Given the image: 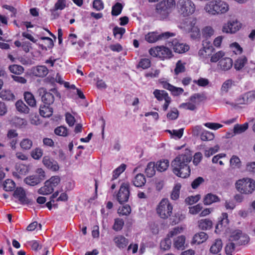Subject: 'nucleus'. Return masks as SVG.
I'll return each mask as SVG.
<instances>
[{"label": "nucleus", "mask_w": 255, "mask_h": 255, "mask_svg": "<svg viewBox=\"0 0 255 255\" xmlns=\"http://www.w3.org/2000/svg\"><path fill=\"white\" fill-rule=\"evenodd\" d=\"M168 45L172 47L175 52L178 53H185L189 49L188 45L180 43L176 39H174L172 41H168Z\"/></svg>", "instance_id": "14"}, {"label": "nucleus", "mask_w": 255, "mask_h": 255, "mask_svg": "<svg viewBox=\"0 0 255 255\" xmlns=\"http://www.w3.org/2000/svg\"><path fill=\"white\" fill-rule=\"evenodd\" d=\"M204 181L205 180L203 177H198L193 181L191 183V187L194 189H197Z\"/></svg>", "instance_id": "58"}, {"label": "nucleus", "mask_w": 255, "mask_h": 255, "mask_svg": "<svg viewBox=\"0 0 255 255\" xmlns=\"http://www.w3.org/2000/svg\"><path fill=\"white\" fill-rule=\"evenodd\" d=\"M234 85V81L232 79H228L223 83L221 90L223 92L227 93L229 90Z\"/></svg>", "instance_id": "38"}, {"label": "nucleus", "mask_w": 255, "mask_h": 255, "mask_svg": "<svg viewBox=\"0 0 255 255\" xmlns=\"http://www.w3.org/2000/svg\"><path fill=\"white\" fill-rule=\"evenodd\" d=\"M40 115L45 118H48L53 114V109L49 107V105H44L41 106L39 108Z\"/></svg>", "instance_id": "26"}, {"label": "nucleus", "mask_w": 255, "mask_h": 255, "mask_svg": "<svg viewBox=\"0 0 255 255\" xmlns=\"http://www.w3.org/2000/svg\"><path fill=\"white\" fill-rule=\"evenodd\" d=\"M150 61L149 59L143 58L140 60L138 63V66L142 68L143 69H145L150 66Z\"/></svg>", "instance_id": "59"}, {"label": "nucleus", "mask_w": 255, "mask_h": 255, "mask_svg": "<svg viewBox=\"0 0 255 255\" xmlns=\"http://www.w3.org/2000/svg\"><path fill=\"white\" fill-rule=\"evenodd\" d=\"M43 155V150L37 147L33 149L31 152V156L35 159H39Z\"/></svg>", "instance_id": "50"}, {"label": "nucleus", "mask_w": 255, "mask_h": 255, "mask_svg": "<svg viewBox=\"0 0 255 255\" xmlns=\"http://www.w3.org/2000/svg\"><path fill=\"white\" fill-rule=\"evenodd\" d=\"M200 199V195L189 196L186 198L185 202L188 205H192L197 203Z\"/></svg>", "instance_id": "57"}, {"label": "nucleus", "mask_w": 255, "mask_h": 255, "mask_svg": "<svg viewBox=\"0 0 255 255\" xmlns=\"http://www.w3.org/2000/svg\"><path fill=\"white\" fill-rule=\"evenodd\" d=\"M149 53L151 56L159 57L162 60L169 59L173 56L172 51L164 46L151 48L149 50Z\"/></svg>", "instance_id": "7"}, {"label": "nucleus", "mask_w": 255, "mask_h": 255, "mask_svg": "<svg viewBox=\"0 0 255 255\" xmlns=\"http://www.w3.org/2000/svg\"><path fill=\"white\" fill-rule=\"evenodd\" d=\"M173 209L172 206L167 199H163L157 208V212L159 216L163 219H167L169 217Z\"/></svg>", "instance_id": "8"}, {"label": "nucleus", "mask_w": 255, "mask_h": 255, "mask_svg": "<svg viewBox=\"0 0 255 255\" xmlns=\"http://www.w3.org/2000/svg\"><path fill=\"white\" fill-rule=\"evenodd\" d=\"M230 164L234 168H239L241 166V162L240 158L235 155L233 156L231 158Z\"/></svg>", "instance_id": "56"}, {"label": "nucleus", "mask_w": 255, "mask_h": 255, "mask_svg": "<svg viewBox=\"0 0 255 255\" xmlns=\"http://www.w3.org/2000/svg\"><path fill=\"white\" fill-rule=\"evenodd\" d=\"M255 99V91H250L240 96L237 100V104L248 105Z\"/></svg>", "instance_id": "15"}, {"label": "nucleus", "mask_w": 255, "mask_h": 255, "mask_svg": "<svg viewBox=\"0 0 255 255\" xmlns=\"http://www.w3.org/2000/svg\"><path fill=\"white\" fill-rule=\"evenodd\" d=\"M235 250V244L233 242L227 244L225 247V252L227 255L232 254V253Z\"/></svg>", "instance_id": "63"}, {"label": "nucleus", "mask_w": 255, "mask_h": 255, "mask_svg": "<svg viewBox=\"0 0 255 255\" xmlns=\"http://www.w3.org/2000/svg\"><path fill=\"white\" fill-rule=\"evenodd\" d=\"M153 95L157 100L159 101L165 100V98L168 97V95L166 91L157 89L154 91Z\"/></svg>", "instance_id": "37"}, {"label": "nucleus", "mask_w": 255, "mask_h": 255, "mask_svg": "<svg viewBox=\"0 0 255 255\" xmlns=\"http://www.w3.org/2000/svg\"><path fill=\"white\" fill-rule=\"evenodd\" d=\"M198 226L199 228L202 230H208L211 228L212 222L209 219H202L198 222Z\"/></svg>", "instance_id": "31"}, {"label": "nucleus", "mask_w": 255, "mask_h": 255, "mask_svg": "<svg viewBox=\"0 0 255 255\" xmlns=\"http://www.w3.org/2000/svg\"><path fill=\"white\" fill-rule=\"evenodd\" d=\"M54 132L56 135L66 136L67 135V128L66 127L61 126L56 128L54 130Z\"/></svg>", "instance_id": "48"}, {"label": "nucleus", "mask_w": 255, "mask_h": 255, "mask_svg": "<svg viewBox=\"0 0 255 255\" xmlns=\"http://www.w3.org/2000/svg\"><path fill=\"white\" fill-rule=\"evenodd\" d=\"M208 238V235L204 232H200L195 234L193 238L192 243L194 244H200L205 241Z\"/></svg>", "instance_id": "24"}, {"label": "nucleus", "mask_w": 255, "mask_h": 255, "mask_svg": "<svg viewBox=\"0 0 255 255\" xmlns=\"http://www.w3.org/2000/svg\"><path fill=\"white\" fill-rule=\"evenodd\" d=\"M185 242V237L180 236L175 239L173 245L174 247L178 250H183L184 248Z\"/></svg>", "instance_id": "30"}, {"label": "nucleus", "mask_w": 255, "mask_h": 255, "mask_svg": "<svg viewBox=\"0 0 255 255\" xmlns=\"http://www.w3.org/2000/svg\"><path fill=\"white\" fill-rule=\"evenodd\" d=\"M15 169L20 175L25 174L27 172L26 167L23 164L16 165Z\"/></svg>", "instance_id": "64"}, {"label": "nucleus", "mask_w": 255, "mask_h": 255, "mask_svg": "<svg viewBox=\"0 0 255 255\" xmlns=\"http://www.w3.org/2000/svg\"><path fill=\"white\" fill-rule=\"evenodd\" d=\"M185 63H182L181 60H178L176 64V67L174 69V73L177 75L180 73L185 71Z\"/></svg>", "instance_id": "42"}, {"label": "nucleus", "mask_w": 255, "mask_h": 255, "mask_svg": "<svg viewBox=\"0 0 255 255\" xmlns=\"http://www.w3.org/2000/svg\"><path fill=\"white\" fill-rule=\"evenodd\" d=\"M36 173L37 174L30 175L26 177L24 180V182L27 185L34 186L38 184L45 179V172L41 168L38 169Z\"/></svg>", "instance_id": "9"}, {"label": "nucleus", "mask_w": 255, "mask_h": 255, "mask_svg": "<svg viewBox=\"0 0 255 255\" xmlns=\"http://www.w3.org/2000/svg\"><path fill=\"white\" fill-rule=\"evenodd\" d=\"M242 235V232L241 230H237L234 231L230 236V241H239Z\"/></svg>", "instance_id": "53"}, {"label": "nucleus", "mask_w": 255, "mask_h": 255, "mask_svg": "<svg viewBox=\"0 0 255 255\" xmlns=\"http://www.w3.org/2000/svg\"><path fill=\"white\" fill-rule=\"evenodd\" d=\"M42 162L45 166L52 171H56L59 169L58 162L49 156H44Z\"/></svg>", "instance_id": "16"}, {"label": "nucleus", "mask_w": 255, "mask_h": 255, "mask_svg": "<svg viewBox=\"0 0 255 255\" xmlns=\"http://www.w3.org/2000/svg\"><path fill=\"white\" fill-rule=\"evenodd\" d=\"M39 95H41V100L43 103L46 105H50L54 103V96L60 98V94L57 91L56 88H52L47 92L44 88H41L39 90Z\"/></svg>", "instance_id": "6"}, {"label": "nucleus", "mask_w": 255, "mask_h": 255, "mask_svg": "<svg viewBox=\"0 0 255 255\" xmlns=\"http://www.w3.org/2000/svg\"><path fill=\"white\" fill-rule=\"evenodd\" d=\"M8 69L11 73L15 75H20L24 72L23 67L21 65L17 64H13L9 66Z\"/></svg>", "instance_id": "36"}, {"label": "nucleus", "mask_w": 255, "mask_h": 255, "mask_svg": "<svg viewBox=\"0 0 255 255\" xmlns=\"http://www.w3.org/2000/svg\"><path fill=\"white\" fill-rule=\"evenodd\" d=\"M171 245V241L170 238L167 236L166 238L161 241L160 248L164 251L168 250L170 248Z\"/></svg>", "instance_id": "43"}, {"label": "nucleus", "mask_w": 255, "mask_h": 255, "mask_svg": "<svg viewBox=\"0 0 255 255\" xmlns=\"http://www.w3.org/2000/svg\"><path fill=\"white\" fill-rule=\"evenodd\" d=\"M220 198L216 195L210 193L206 194L203 199V203L205 205H210L214 203L219 202Z\"/></svg>", "instance_id": "19"}, {"label": "nucleus", "mask_w": 255, "mask_h": 255, "mask_svg": "<svg viewBox=\"0 0 255 255\" xmlns=\"http://www.w3.org/2000/svg\"><path fill=\"white\" fill-rule=\"evenodd\" d=\"M53 191L54 187L47 181H46L44 185L38 189V193L39 194L46 195L52 193Z\"/></svg>", "instance_id": "22"}, {"label": "nucleus", "mask_w": 255, "mask_h": 255, "mask_svg": "<svg viewBox=\"0 0 255 255\" xmlns=\"http://www.w3.org/2000/svg\"><path fill=\"white\" fill-rule=\"evenodd\" d=\"M202 209V206L200 204L189 207V212L192 215H196Z\"/></svg>", "instance_id": "55"}, {"label": "nucleus", "mask_w": 255, "mask_h": 255, "mask_svg": "<svg viewBox=\"0 0 255 255\" xmlns=\"http://www.w3.org/2000/svg\"><path fill=\"white\" fill-rule=\"evenodd\" d=\"M155 167H156V165L153 162H150L147 164L145 169V172L148 177H151L155 175Z\"/></svg>", "instance_id": "32"}, {"label": "nucleus", "mask_w": 255, "mask_h": 255, "mask_svg": "<svg viewBox=\"0 0 255 255\" xmlns=\"http://www.w3.org/2000/svg\"><path fill=\"white\" fill-rule=\"evenodd\" d=\"M177 7L179 12L183 16L190 15L195 10V5L191 0H179Z\"/></svg>", "instance_id": "5"}, {"label": "nucleus", "mask_w": 255, "mask_h": 255, "mask_svg": "<svg viewBox=\"0 0 255 255\" xmlns=\"http://www.w3.org/2000/svg\"><path fill=\"white\" fill-rule=\"evenodd\" d=\"M3 186L5 191H11L14 189L15 184L13 180L8 179L4 181Z\"/></svg>", "instance_id": "41"}, {"label": "nucleus", "mask_w": 255, "mask_h": 255, "mask_svg": "<svg viewBox=\"0 0 255 255\" xmlns=\"http://www.w3.org/2000/svg\"><path fill=\"white\" fill-rule=\"evenodd\" d=\"M124 225V221L122 219H116L115 220V223L113 229L116 231H121Z\"/></svg>", "instance_id": "51"}, {"label": "nucleus", "mask_w": 255, "mask_h": 255, "mask_svg": "<svg viewBox=\"0 0 255 255\" xmlns=\"http://www.w3.org/2000/svg\"><path fill=\"white\" fill-rule=\"evenodd\" d=\"M133 184L137 187H141L146 183V179L143 174H137L132 180Z\"/></svg>", "instance_id": "23"}, {"label": "nucleus", "mask_w": 255, "mask_h": 255, "mask_svg": "<svg viewBox=\"0 0 255 255\" xmlns=\"http://www.w3.org/2000/svg\"><path fill=\"white\" fill-rule=\"evenodd\" d=\"M202 33L204 37L208 38L214 34V30L211 27L206 26L202 29Z\"/></svg>", "instance_id": "46"}, {"label": "nucleus", "mask_w": 255, "mask_h": 255, "mask_svg": "<svg viewBox=\"0 0 255 255\" xmlns=\"http://www.w3.org/2000/svg\"><path fill=\"white\" fill-rule=\"evenodd\" d=\"M0 97L3 100L10 101L14 99L13 93L8 90H3L0 92Z\"/></svg>", "instance_id": "33"}, {"label": "nucleus", "mask_w": 255, "mask_h": 255, "mask_svg": "<svg viewBox=\"0 0 255 255\" xmlns=\"http://www.w3.org/2000/svg\"><path fill=\"white\" fill-rule=\"evenodd\" d=\"M13 196L14 198L18 199L21 204L31 205L34 203L32 200L28 199L26 197L25 191L21 187L16 188Z\"/></svg>", "instance_id": "13"}, {"label": "nucleus", "mask_w": 255, "mask_h": 255, "mask_svg": "<svg viewBox=\"0 0 255 255\" xmlns=\"http://www.w3.org/2000/svg\"><path fill=\"white\" fill-rule=\"evenodd\" d=\"M236 188L241 194L249 195L255 191V181L250 178H243L237 180Z\"/></svg>", "instance_id": "3"}, {"label": "nucleus", "mask_w": 255, "mask_h": 255, "mask_svg": "<svg viewBox=\"0 0 255 255\" xmlns=\"http://www.w3.org/2000/svg\"><path fill=\"white\" fill-rule=\"evenodd\" d=\"M219 149V146L218 145L215 146L214 147H211L209 149L205 150V156L207 157H209L218 152Z\"/></svg>", "instance_id": "60"}, {"label": "nucleus", "mask_w": 255, "mask_h": 255, "mask_svg": "<svg viewBox=\"0 0 255 255\" xmlns=\"http://www.w3.org/2000/svg\"><path fill=\"white\" fill-rule=\"evenodd\" d=\"M129 187V184L128 182L121 184L117 194V199L120 204H122L128 201L130 194Z\"/></svg>", "instance_id": "11"}, {"label": "nucleus", "mask_w": 255, "mask_h": 255, "mask_svg": "<svg viewBox=\"0 0 255 255\" xmlns=\"http://www.w3.org/2000/svg\"><path fill=\"white\" fill-rule=\"evenodd\" d=\"M197 20L195 18H189L185 19L182 24L185 30L188 32H192L191 37L196 38L199 36V29L196 26Z\"/></svg>", "instance_id": "10"}, {"label": "nucleus", "mask_w": 255, "mask_h": 255, "mask_svg": "<svg viewBox=\"0 0 255 255\" xmlns=\"http://www.w3.org/2000/svg\"><path fill=\"white\" fill-rule=\"evenodd\" d=\"M34 75L39 77H43L48 73V70L45 66H38L34 70Z\"/></svg>", "instance_id": "27"}, {"label": "nucleus", "mask_w": 255, "mask_h": 255, "mask_svg": "<svg viewBox=\"0 0 255 255\" xmlns=\"http://www.w3.org/2000/svg\"><path fill=\"white\" fill-rule=\"evenodd\" d=\"M24 99L27 104L31 106L34 107L36 105V101L34 96L30 92H25L24 94Z\"/></svg>", "instance_id": "35"}, {"label": "nucleus", "mask_w": 255, "mask_h": 255, "mask_svg": "<svg viewBox=\"0 0 255 255\" xmlns=\"http://www.w3.org/2000/svg\"><path fill=\"white\" fill-rule=\"evenodd\" d=\"M214 138V134L208 131H203L201 134V139L203 141H209Z\"/></svg>", "instance_id": "45"}, {"label": "nucleus", "mask_w": 255, "mask_h": 255, "mask_svg": "<svg viewBox=\"0 0 255 255\" xmlns=\"http://www.w3.org/2000/svg\"><path fill=\"white\" fill-rule=\"evenodd\" d=\"M180 188L181 185L179 184L175 185L171 194V198L172 199L175 200L178 198Z\"/></svg>", "instance_id": "49"}, {"label": "nucleus", "mask_w": 255, "mask_h": 255, "mask_svg": "<svg viewBox=\"0 0 255 255\" xmlns=\"http://www.w3.org/2000/svg\"><path fill=\"white\" fill-rule=\"evenodd\" d=\"M247 62V59L246 57H241L238 59L235 63L234 67L237 70L242 69Z\"/></svg>", "instance_id": "40"}, {"label": "nucleus", "mask_w": 255, "mask_h": 255, "mask_svg": "<svg viewBox=\"0 0 255 255\" xmlns=\"http://www.w3.org/2000/svg\"><path fill=\"white\" fill-rule=\"evenodd\" d=\"M175 35L174 33L170 32H165L159 34L154 32H149L145 35V39L149 43H154L159 40L166 39L170 37L174 36Z\"/></svg>", "instance_id": "12"}, {"label": "nucleus", "mask_w": 255, "mask_h": 255, "mask_svg": "<svg viewBox=\"0 0 255 255\" xmlns=\"http://www.w3.org/2000/svg\"><path fill=\"white\" fill-rule=\"evenodd\" d=\"M240 27V24L237 20H232L223 26L222 31L227 33H233L239 30Z\"/></svg>", "instance_id": "17"}, {"label": "nucleus", "mask_w": 255, "mask_h": 255, "mask_svg": "<svg viewBox=\"0 0 255 255\" xmlns=\"http://www.w3.org/2000/svg\"><path fill=\"white\" fill-rule=\"evenodd\" d=\"M15 107L20 113L28 114L29 112V108L21 100H18L16 102Z\"/></svg>", "instance_id": "29"}, {"label": "nucleus", "mask_w": 255, "mask_h": 255, "mask_svg": "<svg viewBox=\"0 0 255 255\" xmlns=\"http://www.w3.org/2000/svg\"><path fill=\"white\" fill-rule=\"evenodd\" d=\"M233 66V61L231 58L224 57L220 59L218 64V67L223 71H228Z\"/></svg>", "instance_id": "18"}, {"label": "nucleus", "mask_w": 255, "mask_h": 255, "mask_svg": "<svg viewBox=\"0 0 255 255\" xmlns=\"http://www.w3.org/2000/svg\"><path fill=\"white\" fill-rule=\"evenodd\" d=\"M205 9L212 15L220 14L228 11L229 6L227 3L221 0H212L206 4Z\"/></svg>", "instance_id": "2"}, {"label": "nucleus", "mask_w": 255, "mask_h": 255, "mask_svg": "<svg viewBox=\"0 0 255 255\" xmlns=\"http://www.w3.org/2000/svg\"><path fill=\"white\" fill-rule=\"evenodd\" d=\"M178 116L179 112L176 109H174L167 114V118L170 120H174L176 119L178 117Z\"/></svg>", "instance_id": "61"}, {"label": "nucleus", "mask_w": 255, "mask_h": 255, "mask_svg": "<svg viewBox=\"0 0 255 255\" xmlns=\"http://www.w3.org/2000/svg\"><path fill=\"white\" fill-rule=\"evenodd\" d=\"M126 168V165L125 164H122L119 167L114 170L113 171L112 180L117 179L119 175L125 170Z\"/></svg>", "instance_id": "44"}, {"label": "nucleus", "mask_w": 255, "mask_h": 255, "mask_svg": "<svg viewBox=\"0 0 255 255\" xmlns=\"http://www.w3.org/2000/svg\"><path fill=\"white\" fill-rule=\"evenodd\" d=\"M32 144L33 142L30 139L24 138L20 142V146L22 149L27 150L31 148Z\"/></svg>", "instance_id": "39"}, {"label": "nucleus", "mask_w": 255, "mask_h": 255, "mask_svg": "<svg viewBox=\"0 0 255 255\" xmlns=\"http://www.w3.org/2000/svg\"><path fill=\"white\" fill-rule=\"evenodd\" d=\"M47 181L54 188L60 183V178L58 176H54Z\"/></svg>", "instance_id": "62"}, {"label": "nucleus", "mask_w": 255, "mask_h": 255, "mask_svg": "<svg viewBox=\"0 0 255 255\" xmlns=\"http://www.w3.org/2000/svg\"><path fill=\"white\" fill-rule=\"evenodd\" d=\"M123 6L121 3L117 2L112 7V14L117 16L119 15L123 9Z\"/></svg>", "instance_id": "47"}, {"label": "nucleus", "mask_w": 255, "mask_h": 255, "mask_svg": "<svg viewBox=\"0 0 255 255\" xmlns=\"http://www.w3.org/2000/svg\"><path fill=\"white\" fill-rule=\"evenodd\" d=\"M249 128V124L245 123L243 125L236 124L234 126L233 132L235 135L244 132Z\"/></svg>", "instance_id": "28"}, {"label": "nucleus", "mask_w": 255, "mask_h": 255, "mask_svg": "<svg viewBox=\"0 0 255 255\" xmlns=\"http://www.w3.org/2000/svg\"><path fill=\"white\" fill-rule=\"evenodd\" d=\"M113 241L116 246L119 249L125 248L128 244V240L122 235L116 236Z\"/></svg>", "instance_id": "20"}, {"label": "nucleus", "mask_w": 255, "mask_h": 255, "mask_svg": "<svg viewBox=\"0 0 255 255\" xmlns=\"http://www.w3.org/2000/svg\"><path fill=\"white\" fill-rule=\"evenodd\" d=\"M225 55V53L222 51H218L211 56L210 61L211 62H217L220 61V59L223 58Z\"/></svg>", "instance_id": "52"}, {"label": "nucleus", "mask_w": 255, "mask_h": 255, "mask_svg": "<svg viewBox=\"0 0 255 255\" xmlns=\"http://www.w3.org/2000/svg\"><path fill=\"white\" fill-rule=\"evenodd\" d=\"M229 222L228 214L223 213L219 218L218 223L216 225V229L220 230L223 227H226Z\"/></svg>", "instance_id": "25"}, {"label": "nucleus", "mask_w": 255, "mask_h": 255, "mask_svg": "<svg viewBox=\"0 0 255 255\" xmlns=\"http://www.w3.org/2000/svg\"><path fill=\"white\" fill-rule=\"evenodd\" d=\"M66 7V0H58L55 4L53 8L54 11L58 10H62Z\"/></svg>", "instance_id": "54"}, {"label": "nucleus", "mask_w": 255, "mask_h": 255, "mask_svg": "<svg viewBox=\"0 0 255 255\" xmlns=\"http://www.w3.org/2000/svg\"><path fill=\"white\" fill-rule=\"evenodd\" d=\"M223 247L222 241L221 239H218L215 240L214 243L211 246L209 252L213 255L220 254Z\"/></svg>", "instance_id": "21"}, {"label": "nucleus", "mask_w": 255, "mask_h": 255, "mask_svg": "<svg viewBox=\"0 0 255 255\" xmlns=\"http://www.w3.org/2000/svg\"><path fill=\"white\" fill-rule=\"evenodd\" d=\"M192 159V154L189 149L178 155L171 162L173 172L177 176L186 178L190 174L189 163Z\"/></svg>", "instance_id": "1"}, {"label": "nucleus", "mask_w": 255, "mask_h": 255, "mask_svg": "<svg viewBox=\"0 0 255 255\" xmlns=\"http://www.w3.org/2000/svg\"><path fill=\"white\" fill-rule=\"evenodd\" d=\"M156 168L157 171L162 172L165 171L169 166V161L168 160H160L156 162Z\"/></svg>", "instance_id": "34"}, {"label": "nucleus", "mask_w": 255, "mask_h": 255, "mask_svg": "<svg viewBox=\"0 0 255 255\" xmlns=\"http://www.w3.org/2000/svg\"><path fill=\"white\" fill-rule=\"evenodd\" d=\"M175 4L174 0H163L157 4L155 12L160 19L166 18L170 12V8Z\"/></svg>", "instance_id": "4"}]
</instances>
